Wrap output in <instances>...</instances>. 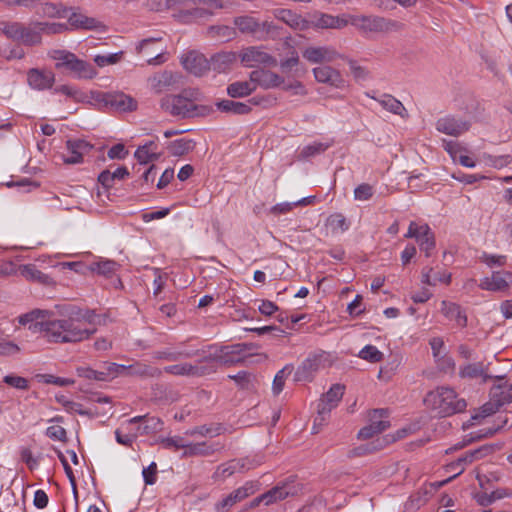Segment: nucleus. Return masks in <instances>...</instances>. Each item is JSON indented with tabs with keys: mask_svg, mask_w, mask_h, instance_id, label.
I'll use <instances>...</instances> for the list:
<instances>
[{
	"mask_svg": "<svg viewBox=\"0 0 512 512\" xmlns=\"http://www.w3.org/2000/svg\"><path fill=\"white\" fill-rule=\"evenodd\" d=\"M275 18L293 30L344 29L352 27L363 32H390L396 28L394 22L377 16L350 14L333 16L319 11L308 13L305 17H302L289 9H277L275 11Z\"/></svg>",
	"mask_w": 512,
	"mask_h": 512,
	"instance_id": "obj_1",
	"label": "nucleus"
},
{
	"mask_svg": "<svg viewBox=\"0 0 512 512\" xmlns=\"http://www.w3.org/2000/svg\"><path fill=\"white\" fill-rule=\"evenodd\" d=\"M93 319L92 311L69 306L64 309L62 318H55L53 312L51 318L32 324L29 330L41 333L51 343H78L95 333Z\"/></svg>",
	"mask_w": 512,
	"mask_h": 512,
	"instance_id": "obj_2",
	"label": "nucleus"
},
{
	"mask_svg": "<svg viewBox=\"0 0 512 512\" xmlns=\"http://www.w3.org/2000/svg\"><path fill=\"white\" fill-rule=\"evenodd\" d=\"M147 7L157 12L171 10L176 22L193 24L223 8V3L221 0H148Z\"/></svg>",
	"mask_w": 512,
	"mask_h": 512,
	"instance_id": "obj_3",
	"label": "nucleus"
},
{
	"mask_svg": "<svg viewBox=\"0 0 512 512\" xmlns=\"http://www.w3.org/2000/svg\"><path fill=\"white\" fill-rule=\"evenodd\" d=\"M202 94L197 89H185L180 94H168L161 98V109L174 117L181 119L209 115L213 108L209 105H200Z\"/></svg>",
	"mask_w": 512,
	"mask_h": 512,
	"instance_id": "obj_4",
	"label": "nucleus"
},
{
	"mask_svg": "<svg viewBox=\"0 0 512 512\" xmlns=\"http://www.w3.org/2000/svg\"><path fill=\"white\" fill-rule=\"evenodd\" d=\"M425 405L440 417H448L464 411L467 403L453 388L440 386L427 393Z\"/></svg>",
	"mask_w": 512,
	"mask_h": 512,
	"instance_id": "obj_5",
	"label": "nucleus"
},
{
	"mask_svg": "<svg viewBox=\"0 0 512 512\" xmlns=\"http://www.w3.org/2000/svg\"><path fill=\"white\" fill-rule=\"evenodd\" d=\"M48 56L56 62L55 66L57 69L64 68L75 78L92 79L97 74V71L91 64L79 59L70 51L53 49L48 52Z\"/></svg>",
	"mask_w": 512,
	"mask_h": 512,
	"instance_id": "obj_6",
	"label": "nucleus"
},
{
	"mask_svg": "<svg viewBox=\"0 0 512 512\" xmlns=\"http://www.w3.org/2000/svg\"><path fill=\"white\" fill-rule=\"evenodd\" d=\"M258 346L254 343H240L234 345L221 346L220 366H230L238 363L248 356H261L257 353ZM266 358V356H263Z\"/></svg>",
	"mask_w": 512,
	"mask_h": 512,
	"instance_id": "obj_7",
	"label": "nucleus"
},
{
	"mask_svg": "<svg viewBox=\"0 0 512 512\" xmlns=\"http://www.w3.org/2000/svg\"><path fill=\"white\" fill-rule=\"evenodd\" d=\"M233 26H225V29L235 32H272L277 29H282L273 22L260 21L253 15L238 16L233 19Z\"/></svg>",
	"mask_w": 512,
	"mask_h": 512,
	"instance_id": "obj_8",
	"label": "nucleus"
},
{
	"mask_svg": "<svg viewBox=\"0 0 512 512\" xmlns=\"http://www.w3.org/2000/svg\"><path fill=\"white\" fill-rule=\"evenodd\" d=\"M405 238H414L420 250L425 252L426 256L429 257L431 252L435 248V236L428 224H418L415 221H411L408 227L407 233L404 235Z\"/></svg>",
	"mask_w": 512,
	"mask_h": 512,
	"instance_id": "obj_9",
	"label": "nucleus"
},
{
	"mask_svg": "<svg viewBox=\"0 0 512 512\" xmlns=\"http://www.w3.org/2000/svg\"><path fill=\"white\" fill-rule=\"evenodd\" d=\"M512 285V272L508 270L493 271L480 279L479 288L494 293H507Z\"/></svg>",
	"mask_w": 512,
	"mask_h": 512,
	"instance_id": "obj_10",
	"label": "nucleus"
},
{
	"mask_svg": "<svg viewBox=\"0 0 512 512\" xmlns=\"http://www.w3.org/2000/svg\"><path fill=\"white\" fill-rule=\"evenodd\" d=\"M63 17L68 19L69 24L74 29L82 30H108L109 27L102 21L88 17L81 12H76L72 8H65L63 10Z\"/></svg>",
	"mask_w": 512,
	"mask_h": 512,
	"instance_id": "obj_11",
	"label": "nucleus"
},
{
	"mask_svg": "<svg viewBox=\"0 0 512 512\" xmlns=\"http://www.w3.org/2000/svg\"><path fill=\"white\" fill-rule=\"evenodd\" d=\"M300 485L293 480L282 482L262 494V499L266 506L272 505L286 499L289 496H295L300 491Z\"/></svg>",
	"mask_w": 512,
	"mask_h": 512,
	"instance_id": "obj_12",
	"label": "nucleus"
},
{
	"mask_svg": "<svg viewBox=\"0 0 512 512\" xmlns=\"http://www.w3.org/2000/svg\"><path fill=\"white\" fill-rule=\"evenodd\" d=\"M259 488V484L254 481H248L243 486L235 489L220 502L216 504V509L219 511H225L233 507L236 503L246 499L250 495L254 494Z\"/></svg>",
	"mask_w": 512,
	"mask_h": 512,
	"instance_id": "obj_13",
	"label": "nucleus"
},
{
	"mask_svg": "<svg viewBox=\"0 0 512 512\" xmlns=\"http://www.w3.org/2000/svg\"><path fill=\"white\" fill-rule=\"evenodd\" d=\"M92 148L93 145L86 140L70 139L66 142L67 155L62 157L63 162L70 165L80 164Z\"/></svg>",
	"mask_w": 512,
	"mask_h": 512,
	"instance_id": "obj_14",
	"label": "nucleus"
},
{
	"mask_svg": "<svg viewBox=\"0 0 512 512\" xmlns=\"http://www.w3.org/2000/svg\"><path fill=\"white\" fill-rule=\"evenodd\" d=\"M103 103L119 112H131L137 109V101L123 92H110L102 97Z\"/></svg>",
	"mask_w": 512,
	"mask_h": 512,
	"instance_id": "obj_15",
	"label": "nucleus"
},
{
	"mask_svg": "<svg viewBox=\"0 0 512 512\" xmlns=\"http://www.w3.org/2000/svg\"><path fill=\"white\" fill-rule=\"evenodd\" d=\"M469 128L470 123L468 121L452 115L444 116L436 122L437 131L454 137L462 135Z\"/></svg>",
	"mask_w": 512,
	"mask_h": 512,
	"instance_id": "obj_16",
	"label": "nucleus"
},
{
	"mask_svg": "<svg viewBox=\"0 0 512 512\" xmlns=\"http://www.w3.org/2000/svg\"><path fill=\"white\" fill-rule=\"evenodd\" d=\"M302 55L304 59L313 64L333 62L341 56L329 46H309L303 50Z\"/></svg>",
	"mask_w": 512,
	"mask_h": 512,
	"instance_id": "obj_17",
	"label": "nucleus"
},
{
	"mask_svg": "<svg viewBox=\"0 0 512 512\" xmlns=\"http://www.w3.org/2000/svg\"><path fill=\"white\" fill-rule=\"evenodd\" d=\"M240 58L243 64L249 67L258 64H266L269 66H276L277 60L258 47H247L240 53Z\"/></svg>",
	"mask_w": 512,
	"mask_h": 512,
	"instance_id": "obj_18",
	"label": "nucleus"
},
{
	"mask_svg": "<svg viewBox=\"0 0 512 512\" xmlns=\"http://www.w3.org/2000/svg\"><path fill=\"white\" fill-rule=\"evenodd\" d=\"M27 81L34 90L51 89L55 83V74L50 70L32 68L27 72Z\"/></svg>",
	"mask_w": 512,
	"mask_h": 512,
	"instance_id": "obj_19",
	"label": "nucleus"
},
{
	"mask_svg": "<svg viewBox=\"0 0 512 512\" xmlns=\"http://www.w3.org/2000/svg\"><path fill=\"white\" fill-rule=\"evenodd\" d=\"M314 78L319 83H325L335 88H344L345 80L341 73L326 65L318 66L312 70Z\"/></svg>",
	"mask_w": 512,
	"mask_h": 512,
	"instance_id": "obj_20",
	"label": "nucleus"
},
{
	"mask_svg": "<svg viewBox=\"0 0 512 512\" xmlns=\"http://www.w3.org/2000/svg\"><path fill=\"white\" fill-rule=\"evenodd\" d=\"M250 75L251 80L255 83V89L257 86L263 89H272L284 84V78L270 70L256 69Z\"/></svg>",
	"mask_w": 512,
	"mask_h": 512,
	"instance_id": "obj_21",
	"label": "nucleus"
},
{
	"mask_svg": "<svg viewBox=\"0 0 512 512\" xmlns=\"http://www.w3.org/2000/svg\"><path fill=\"white\" fill-rule=\"evenodd\" d=\"M165 372L178 376L199 377L214 372V366L206 367L205 365H199L198 362L195 365L181 363L165 367Z\"/></svg>",
	"mask_w": 512,
	"mask_h": 512,
	"instance_id": "obj_22",
	"label": "nucleus"
},
{
	"mask_svg": "<svg viewBox=\"0 0 512 512\" xmlns=\"http://www.w3.org/2000/svg\"><path fill=\"white\" fill-rule=\"evenodd\" d=\"M492 452V448L488 445H484L475 450L466 452L463 456L459 457L456 461L452 462L448 467L451 470H458L456 475L461 474L465 467L476 460L484 458L487 454Z\"/></svg>",
	"mask_w": 512,
	"mask_h": 512,
	"instance_id": "obj_23",
	"label": "nucleus"
},
{
	"mask_svg": "<svg viewBox=\"0 0 512 512\" xmlns=\"http://www.w3.org/2000/svg\"><path fill=\"white\" fill-rule=\"evenodd\" d=\"M180 78L181 76L178 73L170 70H164L151 76L148 81L151 89L155 93H161L176 85Z\"/></svg>",
	"mask_w": 512,
	"mask_h": 512,
	"instance_id": "obj_24",
	"label": "nucleus"
},
{
	"mask_svg": "<svg viewBox=\"0 0 512 512\" xmlns=\"http://www.w3.org/2000/svg\"><path fill=\"white\" fill-rule=\"evenodd\" d=\"M145 417H133L126 423L122 424L120 428L115 431V438L117 443L123 446L131 447L139 433L136 432L132 426L138 422H141Z\"/></svg>",
	"mask_w": 512,
	"mask_h": 512,
	"instance_id": "obj_25",
	"label": "nucleus"
},
{
	"mask_svg": "<svg viewBox=\"0 0 512 512\" xmlns=\"http://www.w3.org/2000/svg\"><path fill=\"white\" fill-rule=\"evenodd\" d=\"M325 355L313 354L307 357L296 371V380L307 381L310 380L313 373L316 372L323 363Z\"/></svg>",
	"mask_w": 512,
	"mask_h": 512,
	"instance_id": "obj_26",
	"label": "nucleus"
},
{
	"mask_svg": "<svg viewBox=\"0 0 512 512\" xmlns=\"http://www.w3.org/2000/svg\"><path fill=\"white\" fill-rule=\"evenodd\" d=\"M184 68L196 76H202L209 70L207 59L196 52H189L182 58Z\"/></svg>",
	"mask_w": 512,
	"mask_h": 512,
	"instance_id": "obj_27",
	"label": "nucleus"
},
{
	"mask_svg": "<svg viewBox=\"0 0 512 512\" xmlns=\"http://www.w3.org/2000/svg\"><path fill=\"white\" fill-rule=\"evenodd\" d=\"M440 310L448 320L454 321L458 327L463 328L467 325V316L458 304L443 300Z\"/></svg>",
	"mask_w": 512,
	"mask_h": 512,
	"instance_id": "obj_28",
	"label": "nucleus"
},
{
	"mask_svg": "<svg viewBox=\"0 0 512 512\" xmlns=\"http://www.w3.org/2000/svg\"><path fill=\"white\" fill-rule=\"evenodd\" d=\"M501 383L494 385L490 391V397L500 406L510 402L512 400V386L504 380V377H496Z\"/></svg>",
	"mask_w": 512,
	"mask_h": 512,
	"instance_id": "obj_29",
	"label": "nucleus"
},
{
	"mask_svg": "<svg viewBox=\"0 0 512 512\" xmlns=\"http://www.w3.org/2000/svg\"><path fill=\"white\" fill-rule=\"evenodd\" d=\"M501 406L490 398V401L482 405L470 418L463 424L464 429H468L473 425L480 424L481 420L496 413Z\"/></svg>",
	"mask_w": 512,
	"mask_h": 512,
	"instance_id": "obj_30",
	"label": "nucleus"
},
{
	"mask_svg": "<svg viewBox=\"0 0 512 512\" xmlns=\"http://www.w3.org/2000/svg\"><path fill=\"white\" fill-rule=\"evenodd\" d=\"M421 281L424 284L435 286L438 283L449 284L451 281V274L446 270H434L433 268L425 267L422 270Z\"/></svg>",
	"mask_w": 512,
	"mask_h": 512,
	"instance_id": "obj_31",
	"label": "nucleus"
},
{
	"mask_svg": "<svg viewBox=\"0 0 512 512\" xmlns=\"http://www.w3.org/2000/svg\"><path fill=\"white\" fill-rule=\"evenodd\" d=\"M376 102H378L385 110L399 115L402 118L408 117V112L404 105L395 97L390 94H384L379 98L372 97Z\"/></svg>",
	"mask_w": 512,
	"mask_h": 512,
	"instance_id": "obj_32",
	"label": "nucleus"
},
{
	"mask_svg": "<svg viewBox=\"0 0 512 512\" xmlns=\"http://www.w3.org/2000/svg\"><path fill=\"white\" fill-rule=\"evenodd\" d=\"M255 91V83L251 80L236 81L228 85L227 94L232 98H241L250 95Z\"/></svg>",
	"mask_w": 512,
	"mask_h": 512,
	"instance_id": "obj_33",
	"label": "nucleus"
},
{
	"mask_svg": "<svg viewBox=\"0 0 512 512\" xmlns=\"http://www.w3.org/2000/svg\"><path fill=\"white\" fill-rule=\"evenodd\" d=\"M160 373L161 372L155 367H152L145 363L135 362L131 365H127L126 376H136V377L147 378V377L159 376Z\"/></svg>",
	"mask_w": 512,
	"mask_h": 512,
	"instance_id": "obj_34",
	"label": "nucleus"
},
{
	"mask_svg": "<svg viewBox=\"0 0 512 512\" xmlns=\"http://www.w3.org/2000/svg\"><path fill=\"white\" fill-rule=\"evenodd\" d=\"M459 375L462 378L483 377L484 381H487L488 379L492 378L491 376L486 374L485 368H484V365L482 362L469 363V364L462 366L459 370Z\"/></svg>",
	"mask_w": 512,
	"mask_h": 512,
	"instance_id": "obj_35",
	"label": "nucleus"
},
{
	"mask_svg": "<svg viewBox=\"0 0 512 512\" xmlns=\"http://www.w3.org/2000/svg\"><path fill=\"white\" fill-rule=\"evenodd\" d=\"M221 346L210 345L206 350H203V357L197 362L199 365H205L206 367L214 366V372L218 365H220L221 357Z\"/></svg>",
	"mask_w": 512,
	"mask_h": 512,
	"instance_id": "obj_36",
	"label": "nucleus"
},
{
	"mask_svg": "<svg viewBox=\"0 0 512 512\" xmlns=\"http://www.w3.org/2000/svg\"><path fill=\"white\" fill-rule=\"evenodd\" d=\"M216 107L226 113L243 115L250 112L251 108L245 103L233 100H222L216 103Z\"/></svg>",
	"mask_w": 512,
	"mask_h": 512,
	"instance_id": "obj_37",
	"label": "nucleus"
},
{
	"mask_svg": "<svg viewBox=\"0 0 512 512\" xmlns=\"http://www.w3.org/2000/svg\"><path fill=\"white\" fill-rule=\"evenodd\" d=\"M53 315V311L51 310H43V309H34L28 313L20 315L18 317V322L21 325H26L31 323L29 327L37 323L38 321H46L47 318H51Z\"/></svg>",
	"mask_w": 512,
	"mask_h": 512,
	"instance_id": "obj_38",
	"label": "nucleus"
},
{
	"mask_svg": "<svg viewBox=\"0 0 512 512\" xmlns=\"http://www.w3.org/2000/svg\"><path fill=\"white\" fill-rule=\"evenodd\" d=\"M129 175L126 167H118L115 171L110 172L105 170L100 173L98 181L105 187L110 188L113 185L114 180H122Z\"/></svg>",
	"mask_w": 512,
	"mask_h": 512,
	"instance_id": "obj_39",
	"label": "nucleus"
},
{
	"mask_svg": "<svg viewBox=\"0 0 512 512\" xmlns=\"http://www.w3.org/2000/svg\"><path fill=\"white\" fill-rule=\"evenodd\" d=\"M369 424L374 426L376 431L380 433L385 431L389 426L388 412L385 409H376L369 414Z\"/></svg>",
	"mask_w": 512,
	"mask_h": 512,
	"instance_id": "obj_40",
	"label": "nucleus"
},
{
	"mask_svg": "<svg viewBox=\"0 0 512 512\" xmlns=\"http://www.w3.org/2000/svg\"><path fill=\"white\" fill-rule=\"evenodd\" d=\"M507 423V420L504 419L501 421L500 424L498 425H494L492 427H488V428H483L481 430H479L478 432H475V433H472L469 437V439L465 440L462 444L460 445H457L455 447V449H458V448H462L464 447L465 445L473 442V441H476V440H480V439H484V438H489L491 436H493L497 431H499L501 429V427H503L505 424Z\"/></svg>",
	"mask_w": 512,
	"mask_h": 512,
	"instance_id": "obj_41",
	"label": "nucleus"
},
{
	"mask_svg": "<svg viewBox=\"0 0 512 512\" xmlns=\"http://www.w3.org/2000/svg\"><path fill=\"white\" fill-rule=\"evenodd\" d=\"M194 148V143L191 139L180 138L170 142L167 146L168 151L173 156H182L187 154Z\"/></svg>",
	"mask_w": 512,
	"mask_h": 512,
	"instance_id": "obj_42",
	"label": "nucleus"
},
{
	"mask_svg": "<svg viewBox=\"0 0 512 512\" xmlns=\"http://www.w3.org/2000/svg\"><path fill=\"white\" fill-rule=\"evenodd\" d=\"M313 199H314L313 196H309V197H304L295 202L278 203V204L274 205L270 211L274 215L286 214V213L292 211L297 206H305V205L310 204Z\"/></svg>",
	"mask_w": 512,
	"mask_h": 512,
	"instance_id": "obj_43",
	"label": "nucleus"
},
{
	"mask_svg": "<svg viewBox=\"0 0 512 512\" xmlns=\"http://www.w3.org/2000/svg\"><path fill=\"white\" fill-rule=\"evenodd\" d=\"M430 346L432 349L433 356L437 361L440 359H444L443 363V369L446 368H453L454 367V361L449 358L445 357V355H442V350L444 349V341L440 337H434L430 340Z\"/></svg>",
	"mask_w": 512,
	"mask_h": 512,
	"instance_id": "obj_44",
	"label": "nucleus"
},
{
	"mask_svg": "<svg viewBox=\"0 0 512 512\" xmlns=\"http://www.w3.org/2000/svg\"><path fill=\"white\" fill-rule=\"evenodd\" d=\"M333 144V141L318 142L315 141L311 144L304 146L300 151V156L304 159L314 157L316 155L324 153Z\"/></svg>",
	"mask_w": 512,
	"mask_h": 512,
	"instance_id": "obj_45",
	"label": "nucleus"
},
{
	"mask_svg": "<svg viewBox=\"0 0 512 512\" xmlns=\"http://www.w3.org/2000/svg\"><path fill=\"white\" fill-rule=\"evenodd\" d=\"M118 268V264L112 260H103L99 262H94L88 266V270L91 272H96L97 274L110 277L112 276Z\"/></svg>",
	"mask_w": 512,
	"mask_h": 512,
	"instance_id": "obj_46",
	"label": "nucleus"
},
{
	"mask_svg": "<svg viewBox=\"0 0 512 512\" xmlns=\"http://www.w3.org/2000/svg\"><path fill=\"white\" fill-rule=\"evenodd\" d=\"M145 418L141 421H145L143 425H139L135 428L136 432L139 433V435H147V434H153L157 433L162 430L163 428V422L157 418V417H150L144 416Z\"/></svg>",
	"mask_w": 512,
	"mask_h": 512,
	"instance_id": "obj_47",
	"label": "nucleus"
},
{
	"mask_svg": "<svg viewBox=\"0 0 512 512\" xmlns=\"http://www.w3.org/2000/svg\"><path fill=\"white\" fill-rule=\"evenodd\" d=\"M511 493L507 489H497L491 493H480L476 495V501L481 506H489L496 500L509 497Z\"/></svg>",
	"mask_w": 512,
	"mask_h": 512,
	"instance_id": "obj_48",
	"label": "nucleus"
},
{
	"mask_svg": "<svg viewBox=\"0 0 512 512\" xmlns=\"http://www.w3.org/2000/svg\"><path fill=\"white\" fill-rule=\"evenodd\" d=\"M215 451V449L209 445H207L206 442H200L195 444H188L185 447V450L183 452L184 457H190V456H205L210 455Z\"/></svg>",
	"mask_w": 512,
	"mask_h": 512,
	"instance_id": "obj_49",
	"label": "nucleus"
},
{
	"mask_svg": "<svg viewBox=\"0 0 512 512\" xmlns=\"http://www.w3.org/2000/svg\"><path fill=\"white\" fill-rule=\"evenodd\" d=\"M155 144L153 142L140 146L135 151V157L141 164H147L150 161L158 159V155L153 151Z\"/></svg>",
	"mask_w": 512,
	"mask_h": 512,
	"instance_id": "obj_50",
	"label": "nucleus"
},
{
	"mask_svg": "<svg viewBox=\"0 0 512 512\" xmlns=\"http://www.w3.org/2000/svg\"><path fill=\"white\" fill-rule=\"evenodd\" d=\"M358 357L370 363H378L383 360L384 354L376 346L366 345L359 351Z\"/></svg>",
	"mask_w": 512,
	"mask_h": 512,
	"instance_id": "obj_51",
	"label": "nucleus"
},
{
	"mask_svg": "<svg viewBox=\"0 0 512 512\" xmlns=\"http://www.w3.org/2000/svg\"><path fill=\"white\" fill-rule=\"evenodd\" d=\"M479 261L489 268L503 267L507 263V256L483 252L479 256Z\"/></svg>",
	"mask_w": 512,
	"mask_h": 512,
	"instance_id": "obj_52",
	"label": "nucleus"
},
{
	"mask_svg": "<svg viewBox=\"0 0 512 512\" xmlns=\"http://www.w3.org/2000/svg\"><path fill=\"white\" fill-rule=\"evenodd\" d=\"M335 408L328 402L324 401L323 399H320L317 407L318 415L315 418L314 426H313V432L318 433V429L316 428L318 425L321 426L326 421L327 416L331 412V410Z\"/></svg>",
	"mask_w": 512,
	"mask_h": 512,
	"instance_id": "obj_53",
	"label": "nucleus"
},
{
	"mask_svg": "<svg viewBox=\"0 0 512 512\" xmlns=\"http://www.w3.org/2000/svg\"><path fill=\"white\" fill-rule=\"evenodd\" d=\"M292 370V365H286L276 373L272 384V390L275 395H278L280 392H282L286 377L291 374Z\"/></svg>",
	"mask_w": 512,
	"mask_h": 512,
	"instance_id": "obj_54",
	"label": "nucleus"
},
{
	"mask_svg": "<svg viewBox=\"0 0 512 512\" xmlns=\"http://www.w3.org/2000/svg\"><path fill=\"white\" fill-rule=\"evenodd\" d=\"M327 226L333 232H344L349 228L346 218L340 213L330 215L327 219Z\"/></svg>",
	"mask_w": 512,
	"mask_h": 512,
	"instance_id": "obj_55",
	"label": "nucleus"
},
{
	"mask_svg": "<svg viewBox=\"0 0 512 512\" xmlns=\"http://www.w3.org/2000/svg\"><path fill=\"white\" fill-rule=\"evenodd\" d=\"M13 42L24 46H34L41 43V34H10Z\"/></svg>",
	"mask_w": 512,
	"mask_h": 512,
	"instance_id": "obj_56",
	"label": "nucleus"
},
{
	"mask_svg": "<svg viewBox=\"0 0 512 512\" xmlns=\"http://www.w3.org/2000/svg\"><path fill=\"white\" fill-rule=\"evenodd\" d=\"M386 443H387V441L385 439L378 438L376 440V444L373 442L370 444L361 445V446L355 448L354 450H352L351 454L353 456H362V455H365L368 453H372L374 451L382 449Z\"/></svg>",
	"mask_w": 512,
	"mask_h": 512,
	"instance_id": "obj_57",
	"label": "nucleus"
},
{
	"mask_svg": "<svg viewBox=\"0 0 512 512\" xmlns=\"http://www.w3.org/2000/svg\"><path fill=\"white\" fill-rule=\"evenodd\" d=\"M343 393L344 387L342 385L336 384L333 385L321 399L336 407L338 402L341 400Z\"/></svg>",
	"mask_w": 512,
	"mask_h": 512,
	"instance_id": "obj_58",
	"label": "nucleus"
},
{
	"mask_svg": "<svg viewBox=\"0 0 512 512\" xmlns=\"http://www.w3.org/2000/svg\"><path fill=\"white\" fill-rule=\"evenodd\" d=\"M375 193L374 187L368 183H362L354 189V199L357 201L370 200Z\"/></svg>",
	"mask_w": 512,
	"mask_h": 512,
	"instance_id": "obj_59",
	"label": "nucleus"
},
{
	"mask_svg": "<svg viewBox=\"0 0 512 512\" xmlns=\"http://www.w3.org/2000/svg\"><path fill=\"white\" fill-rule=\"evenodd\" d=\"M20 274L28 280L41 281L44 274L32 264L19 266Z\"/></svg>",
	"mask_w": 512,
	"mask_h": 512,
	"instance_id": "obj_60",
	"label": "nucleus"
},
{
	"mask_svg": "<svg viewBox=\"0 0 512 512\" xmlns=\"http://www.w3.org/2000/svg\"><path fill=\"white\" fill-rule=\"evenodd\" d=\"M20 352V347L13 341L1 339L0 340V356H13Z\"/></svg>",
	"mask_w": 512,
	"mask_h": 512,
	"instance_id": "obj_61",
	"label": "nucleus"
},
{
	"mask_svg": "<svg viewBox=\"0 0 512 512\" xmlns=\"http://www.w3.org/2000/svg\"><path fill=\"white\" fill-rule=\"evenodd\" d=\"M299 63L298 53L294 48H290L287 53V58L282 59L280 61V67L283 71L291 70L293 67L297 66Z\"/></svg>",
	"mask_w": 512,
	"mask_h": 512,
	"instance_id": "obj_62",
	"label": "nucleus"
},
{
	"mask_svg": "<svg viewBox=\"0 0 512 512\" xmlns=\"http://www.w3.org/2000/svg\"><path fill=\"white\" fill-rule=\"evenodd\" d=\"M3 381L7 385H9L13 388L19 389V390H27L28 389V380L21 376L6 375L3 378Z\"/></svg>",
	"mask_w": 512,
	"mask_h": 512,
	"instance_id": "obj_63",
	"label": "nucleus"
},
{
	"mask_svg": "<svg viewBox=\"0 0 512 512\" xmlns=\"http://www.w3.org/2000/svg\"><path fill=\"white\" fill-rule=\"evenodd\" d=\"M46 435L50 439L55 440V441H61V442L67 441L66 430L62 426H59V425L49 426L46 429Z\"/></svg>",
	"mask_w": 512,
	"mask_h": 512,
	"instance_id": "obj_64",
	"label": "nucleus"
}]
</instances>
